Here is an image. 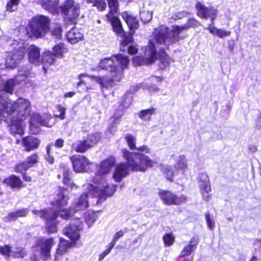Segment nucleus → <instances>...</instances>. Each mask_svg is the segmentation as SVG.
<instances>
[{"label":"nucleus","instance_id":"1","mask_svg":"<svg viewBox=\"0 0 261 261\" xmlns=\"http://www.w3.org/2000/svg\"><path fill=\"white\" fill-rule=\"evenodd\" d=\"M67 192L66 189L59 188V192L56 195L55 200L51 202L52 208L32 211L34 215L44 220L46 228L48 232L53 233L57 231L56 219L60 213L61 218L67 219L71 217L72 214L84 210L89 205L88 195L86 193L74 200L73 209H65L64 206L67 205L68 200Z\"/></svg>","mask_w":261,"mask_h":261},{"label":"nucleus","instance_id":"2","mask_svg":"<svg viewBox=\"0 0 261 261\" xmlns=\"http://www.w3.org/2000/svg\"><path fill=\"white\" fill-rule=\"evenodd\" d=\"M129 62V60L128 57L121 54L106 58L100 61L99 67L103 69L109 70L111 74L110 77L94 76H89V77L92 81L100 84L101 86L102 89L104 87L106 88L112 87L115 81L119 82L122 80L123 78V71L127 68ZM86 76H88V75L85 73L79 75L80 81L77 83L78 87L82 84H86L82 78Z\"/></svg>","mask_w":261,"mask_h":261},{"label":"nucleus","instance_id":"3","mask_svg":"<svg viewBox=\"0 0 261 261\" xmlns=\"http://www.w3.org/2000/svg\"><path fill=\"white\" fill-rule=\"evenodd\" d=\"M115 163V159L113 156H109L101 162L94 176L90 178L91 183L85 186L89 194L98 198L97 203L112 195L116 189V186L109 185L106 180V175L110 172Z\"/></svg>","mask_w":261,"mask_h":261},{"label":"nucleus","instance_id":"4","mask_svg":"<svg viewBox=\"0 0 261 261\" xmlns=\"http://www.w3.org/2000/svg\"><path fill=\"white\" fill-rule=\"evenodd\" d=\"M122 152L126 163H120L116 165L113 178L116 182H120L128 175L129 169L133 171L145 172L156 164V162L143 153L130 152L126 149H122Z\"/></svg>","mask_w":261,"mask_h":261},{"label":"nucleus","instance_id":"5","mask_svg":"<svg viewBox=\"0 0 261 261\" xmlns=\"http://www.w3.org/2000/svg\"><path fill=\"white\" fill-rule=\"evenodd\" d=\"M198 24L199 22L195 19L191 18L182 25H173L171 30L162 25L154 30L153 36L157 44L168 47L179 40V35L182 31L190 27H196Z\"/></svg>","mask_w":261,"mask_h":261},{"label":"nucleus","instance_id":"6","mask_svg":"<svg viewBox=\"0 0 261 261\" xmlns=\"http://www.w3.org/2000/svg\"><path fill=\"white\" fill-rule=\"evenodd\" d=\"M50 19L46 16L38 15L33 17L27 27V33L30 37H42L48 31Z\"/></svg>","mask_w":261,"mask_h":261},{"label":"nucleus","instance_id":"7","mask_svg":"<svg viewBox=\"0 0 261 261\" xmlns=\"http://www.w3.org/2000/svg\"><path fill=\"white\" fill-rule=\"evenodd\" d=\"M8 103V112L9 116L12 118L24 120L29 115L31 111L30 101L23 98H19L12 105L9 101L5 100Z\"/></svg>","mask_w":261,"mask_h":261},{"label":"nucleus","instance_id":"8","mask_svg":"<svg viewBox=\"0 0 261 261\" xmlns=\"http://www.w3.org/2000/svg\"><path fill=\"white\" fill-rule=\"evenodd\" d=\"M11 45L13 51L9 52L7 56L6 66L7 68H14L23 59L27 45L22 40H14Z\"/></svg>","mask_w":261,"mask_h":261},{"label":"nucleus","instance_id":"9","mask_svg":"<svg viewBox=\"0 0 261 261\" xmlns=\"http://www.w3.org/2000/svg\"><path fill=\"white\" fill-rule=\"evenodd\" d=\"M31 74V69L30 68L24 69L22 68L19 71L18 75L14 78L10 79L4 82L0 78V98L4 99L1 93L4 91L12 94L14 88L16 85L20 84L21 81L24 80L25 78L30 76Z\"/></svg>","mask_w":261,"mask_h":261},{"label":"nucleus","instance_id":"10","mask_svg":"<svg viewBox=\"0 0 261 261\" xmlns=\"http://www.w3.org/2000/svg\"><path fill=\"white\" fill-rule=\"evenodd\" d=\"M60 8L62 13L66 16V23L75 24L80 14V4L73 0H66Z\"/></svg>","mask_w":261,"mask_h":261},{"label":"nucleus","instance_id":"11","mask_svg":"<svg viewBox=\"0 0 261 261\" xmlns=\"http://www.w3.org/2000/svg\"><path fill=\"white\" fill-rule=\"evenodd\" d=\"M55 122V119L50 114H44L41 117L39 114L34 113L31 116L30 121V131L34 134H37L40 132V125L51 127Z\"/></svg>","mask_w":261,"mask_h":261},{"label":"nucleus","instance_id":"12","mask_svg":"<svg viewBox=\"0 0 261 261\" xmlns=\"http://www.w3.org/2000/svg\"><path fill=\"white\" fill-rule=\"evenodd\" d=\"M83 222L77 218L72 219L69 226L65 228L64 233L71 240L79 239L80 235L79 231L83 229Z\"/></svg>","mask_w":261,"mask_h":261},{"label":"nucleus","instance_id":"13","mask_svg":"<svg viewBox=\"0 0 261 261\" xmlns=\"http://www.w3.org/2000/svg\"><path fill=\"white\" fill-rule=\"evenodd\" d=\"M160 198L167 205H179L185 202L187 197L180 195L177 196L169 191H161L159 192Z\"/></svg>","mask_w":261,"mask_h":261},{"label":"nucleus","instance_id":"14","mask_svg":"<svg viewBox=\"0 0 261 261\" xmlns=\"http://www.w3.org/2000/svg\"><path fill=\"white\" fill-rule=\"evenodd\" d=\"M71 160L74 170L77 173L89 171L92 165L89 160L82 155H74Z\"/></svg>","mask_w":261,"mask_h":261},{"label":"nucleus","instance_id":"15","mask_svg":"<svg viewBox=\"0 0 261 261\" xmlns=\"http://www.w3.org/2000/svg\"><path fill=\"white\" fill-rule=\"evenodd\" d=\"M198 184L203 199L208 201L210 199L209 193L211 191L209 177L205 172L199 173L197 177Z\"/></svg>","mask_w":261,"mask_h":261},{"label":"nucleus","instance_id":"16","mask_svg":"<svg viewBox=\"0 0 261 261\" xmlns=\"http://www.w3.org/2000/svg\"><path fill=\"white\" fill-rule=\"evenodd\" d=\"M196 8L197 10V15L199 17L205 19L210 17L212 24L214 23V20L218 14L217 10L213 8H207L199 2H197Z\"/></svg>","mask_w":261,"mask_h":261},{"label":"nucleus","instance_id":"17","mask_svg":"<svg viewBox=\"0 0 261 261\" xmlns=\"http://www.w3.org/2000/svg\"><path fill=\"white\" fill-rule=\"evenodd\" d=\"M5 122L10 124V131L12 135L19 137L23 135L24 128L23 120L17 119V118L11 119L10 117H8L5 119Z\"/></svg>","mask_w":261,"mask_h":261},{"label":"nucleus","instance_id":"18","mask_svg":"<svg viewBox=\"0 0 261 261\" xmlns=\"http://www.w3.org/2000/svg\"><path fill=\"white\" fill-rule=\"evenodd\" d=\"M54 245L53 238H42L37 241V245L40 248L41 253L44 259H46L50 256L51 249Z\"/></svg>","mask_w":261,"mask_h":261},{"label":"nucleus","instance_id":"19","mask_svg":"<svg viewBox=\"0 0 261 261\" xmlns=\"http://www.w3.org/2000/svg\"><path fill=\"white\" fill-rule=\"evenodd\" d=\"M0 253L7 256H12L17 258L23 257L26 255V252L23 248H16L11 250L10 247L8 245L4 247L0 246Z\"/></svg>","mask_w":261,"mask_h":261},{"label":"nucleus","instance_id":"20","mask_svg":"<svg viewBox=\"0 0 261 261\" xmlns=\"http://www.w3.org/2000/svg\"><path fill=\"white\" fill-rule=\"evenodd\" d=\"M27 46L26 49L28 50V58L29 61L35 65L39 64L41 63L40 52L39 48L34 45H29L25 43Z\"/></svg>","mask_w":261,"mask_h":261},{"label":"nucleus","instance_id":"21","mask_svg":"<svg viewBox=\"0 0 261 261\" xmlns=\"http://www.w3.org/2000/svg\"><path fill=\"white\" fill-rule=\"evenodd\" d=\"M34 1L40 4L44 9L51 13L53 14L58 13V0H34Z\"/></svg>","mask_w":261,"mask_h":261},{"label":"nucleus","instance_id":"22","mask_svg":"<svg viewBox=\"0 0 261 261\" xmlns=\"http://www.w3.org/2000/svg\"><path fill=\"white\" fill-rule=\"evenodd\" d=\"M144 60L147 64H151L154 61L156 58V51L155 49L154 43L150 41L148 46L144 50Z\"/></svg>","mask_w":261,"mask_h":261},{"label":"nucleus","instance_id":"23","mask_svg":"<svg viewBox=\"0 0 261 261\" xmlns=\"http://www.w3.org/2000/svg\"><path fill=\"white\" fill-rule=\"evenodd\" d=\"M22 143L25 148V150L31 151L37 149L39 147L40 141L36 138L29 136L23 138Z\"/></svg>","mask_w":261,"mask_h":261},{"label":"nucleus","instance_id":"24","mask_svg":"<svg viewBox=\"0 0 261 261\" xmlns=\"http://www.w3.org/2000/svg\"><path fill=\"white\" fill-rule=\"evenodd\" d=\"M121 15L130 31H135L136 29H138L139 26L138 20L131 13L124 12L122 13Z\"/></svg>","mask_w":261,"mask_h":261},{"label":"nucleus","instance_id":"25","mask_svg":"<svg viewBox=\"0 0 261 261\" xmlns=\"http://www.w3.org/2000/svg\"><path fill=\"white\" fill-rule=\"evenodd\" d=\"M106 16L108 20L111 22L113 30L116 34L119 36H123L124 33L119 19L116 16L111 15V14H108Z\"/></svg>","mask_w":261,"mask_h":261},{"label":"nucleus","instance_id":"26","mask_svg":"<svg viewBox=\"0 0 261 261\" xmlns=\"http://www.w3.org/2000/svg\"><path fill=\"white\" fill-rule=\"evenodd\" d=\"M68 41L71 44H75L83 39V34L75 27H73L66 34Z\"/></svg>","mask_w":261,"mask_h":261},{"label":"nucleus","instance_id":"27","mask_svg":"<svg viewBox=\"0 0 261 261\" xmlns=\"http://www.w3.org/2000/svg\"><path fill=\"white\" fill-rule=\"evenodd\" d=\"M56 56L55 54L48 50L43 53L42 58L41 60V63L43 64V69L46 70V68L49 66L54 64L56 61Z\"/></svg>","mask_w":261,"mask_h":261},{"label":"nucleus","instance_id":"28","mask_svg":"<svg viewBox=\"0 0 261 261\" xmlns=\"http://www.w3.org/2000/svg\"><path fill=\"white\" fill-rule=\"evenodd\" d=\"M199 242L198 238L194 237L192 238L189 245L186 246L181 251L179 256L184 257L190 255L194 251Z\"/></svg>","mask_w":261,"mask_h":261},{"label":"nucleus","instance_id":"29","mask_svg":"<svg viewBox=\"0 0 261 261\" xmlns=\"http://www.w3.org/2000/svg\"><path fill=\"white\" fill-rule=\"evenodd\" d=\"M70 246L71 244L68 241L62 238L60 239L55 256L56 261L59 259V256L66 253L67 250L70 247Z\"/></svg>","mask_w":261,"mask_h":261},{"label":"nucleus","instance_id":"30","mask_svg":"<svg viewBox=\"0 0 261 261\" xmlns=\"http://www.w3.org/2000/svg\"><path fill=\"white\" fill-rule=\"evenodd\" d=\"M28 208H22L17 211L10 213L5 218V221H14L17 218L25 217L29 213Z\"/></svg>","mask_w":261,"mask_h":261},{"label":"nucleus","instance_id":"31","mask_svg":"<svg viewBox=\"0 0 261 261\" xmlns=\"http://www.w3.org/2000/svg\"><path fill=\"white\" fill-rule=\"evenodd\" d=\"M67 50L68 49L66 45L62 42L57 43L53 47V53L58 58H63L64 54L66 53Z\"/></svg>","mask_w":261,"mask_h":261},{"label":"nucleus","instance_id":"32","mask_svg":"<svg viewBox=\"0 0 261 261\" xmlns=\"http://www.w3.org/2000/svg\"><path fill=\"white\" fill-rule=\"evenodd\" d=\"M207 29L209 30L211 33L214 35H216L220 38L229 36L231 34L230 31H227L222 29H217L216 27L212 26V24H211L208 25Z\"/></svg>","mask_w":261,"mask_h":261},{"label":"nucleus","instance_id":"33","mask_svg":"<svg viewBox=\"0 0 261 261\" xmlns=\"http://www.w3.org/2000/svg\"><path fill=\"white\" fill-rule=\"evenodd\" d=\"M8 103H6L5 100L4 99H1L0 98V122L2 120L5 121L6 119L9 116L8 112Z\"/></svg>","mask_w":261,"mask_h":261},{"label":"nucleus","instance_id":"34","mask_svg":"<svg viewBox=\"0 0 261 261\" xmlns=\"http://www.w3.org/2000/svg\"><path fill=\"white\" fill-rule=\"evenodd\" d=\"M188 168L187 161L185 156L179 155L176 160L174 164V168L177 170H181L184 172Z\"/></svg>","mask_w":261,"mask_h":261},{"label":"nucleus","instance_id":"35","mask_svg":"<svg viewBox=\"0 0 261 261\" xmlns=\"http://www.w3.org/2000/svg\"><path fill=\"white\" fill-rule=\"evenodd\" d=\"M73 149L77 152H84L90 147V145L88 143V141L86 140L79 141L73 145Z\"/></svg>","mask_w":261,"mask_h":261},{"label":"nucleus","instance_id":"36","mask_svg":"<svg viewBox=\"0 0 261 261\" xmlns=\"http://www.w3.org/2000/svg\"><path fill=\"white\" fill-rule=\"evenodd\" d=\"M4 182L12 188H20L22 184L21 180L15 175H11L6 178Z\"/></svg>","mask_w":261,"mask_h":261},{"label":"nucleus","instance_id":"37","mask_svg":"<svg viewBox=\"0 0 261 261\" xmlns=\"http://www.w3.org/2000/svg\"><path fill=\"white\" fill-rule=\"evenodd\" d=\"M63 182L67 187L73 189L76 187L75 185L72 182L70 179V173L69 169H65L63 171Z\"/></svg>","mask_w":261,"mask_h":261},{"label":"nucleus","instance_id":"38","mask_svg":"<svg viewBox=\"0 0 261 261\" xmlns=\"http://www.w3.org/2000/svg\"><path fill=\"white\" fill-rule=\"evenodd\" d=\"M110 12L108 14L111 15L116 13L119 10V3L118 0H107Z\"/></svg>","mask_w":261,"mask_h":261},{"label":"nucleus","instance_id":"39","mask_svg":"<svg viewBox=\"0 0 261 261\" xmlns=\"http://www.w3.org/2000/svg\"><path fill=\"white\" fill-rule=\"evenodd\" d=\"M39 157L37 153H34L27 157L24 162L27 167L29 168L33 167L35 164L38 162Z\"/></svg>","mask_w":261,"mask_h":261},{"label":"nucleus","instance_id":"40","mask_svg":"<svg viewBox=\"0 0 261 261\" xmlns=\"http://www.w3.org/2000/svg\"><path fill=\"white\" fill-rule=\"evenodd\" d=\"M155 113V109L150 108L141 111L139 113V117L144 120H148Z\"/></svg>","mask_w":261,"mask_h":261},{"label":"nucleus","instance_id":"41","mask_svg":"<svg viewBox=\"0 0 261 261\" xmlns=\"http://www.w3.org/2000/svg\"><path fill=\"white\" fill-rule=\"evenodd\" d=\"M101 135L100 133H96L89 135L86 140L88 141V143L90 145V147H92L99 141Z\"/></svg>","mask_w":261,"mask_h":261},{"label":"nucleus","instance_id":"42","mask_svg":"<svg viewBox=\"0 0 261 261\" xmlns=\"http://www.w3.org/2000/svg\"><path fill=\"white\" fill-rule=\"evenodd\" d=\"M85 220L89 227L96 220V216L93 212L89 211L84 214Z\"/></svg>","mask_w":261,"mask_h":261},{"label":"nucleus","instance_id":"43","mask_svg":"<svg viewBox=\"0 0 261 261\" xmlns=\"http://www.w3.org/2000/svg\"><path fill=\"white\" fill-rule=\"evenodd\" d=\"M88 3L92 4V6L96 7L100 11L104 10L106 8L105 0H87Z\"/></svg>","mask_w":261,"mask_h":261},{"label":"nucleus","instance_id":"44","mask_svg":"<svg viewBox=\"0 0 261 261\" xmlns=\"http://www.w3.org/2000/svg\"><path fill=\"white\" fill-rule=\"evenodd\" d=\"M140 17L143 23L149 22L152 18V13L149 11H142L140 13Z\"/></svg>","mask_w":261,"mask_h":261},{"label":"nucleus","instance_id":"45","mask_svg":"<svg viewBox=\"0 0 261 261\" xmlns=\"http://www.w3.org/2000/svg\"><path fill=\"white\" fill-rule=\"evenodd\" d=\"M20 3V0H10L6 5V10L9 12L15 11Z\"/></svg>","mask_w":261,"mask_h":261},{"label":"nucleus","instance_id":"46","mask_svg":"<svg viewBox=\"0 0 261 261\" xmlns=\"http://www.w3.org/2000/svg\"><path fill=\"white\" fill-rule=\"evenodd\" d=\"M62 32L61 25L59 23L56 24L51 31V35L57 39H60L61 38Z\"/></svg>","mask_w":261,"mask_h":261},{"label":"nucleus","instance_id":"47","mask_svg":"<svg viewBox=\"0 0 261 261\" xmlns=\"http://www.w3.org/2000/svg\"><path fill=\"white\" fill-rule=\"evenodd\" d=\"M125 140L130 149L136 148V138L132 135L127 134L125 137Z\"/></svg>","mask_w":261,"mask_h":261},{"label":"nucleus","instance_id":"48","mask_svg":"<svg viewBox=\"0 0 261 261\" xmlns=\"http://www.w3.org/2000/svg\"><path fill=\"white\" fill-rule=\"evenodd\" d=\"M163 173L167 180L169 181L173 180V172L172 169L170 166H165L163 169Z\"/></svg>","mask_w":261,"mask_h":261},{"label":"nucleus","instance_id":"49","mask_svg":"<svg viewBox=\"0 0 261 261\" xmlns=\"http://www.w3.org/2000/svg\"><path fill=\"white\" fill-rule=\"evenodd\" d=\"M53 144H49L46 147L47 155L46 159L47 161L50 164H53L54 162V158L51 155V150L53 148Z\"/></svg>","mask_w":261,"mask_h":261},{"label":"nucleus","instance_id":"50","mask_svg":"<svg viewBox=\"0 0 261 261\" xmlns=\"http://www.w3.org/2000/svg\"><path fill=\"white\" fill-rule=\"evenodd\" d=\"M205 219L208 228L211 230H213L215 227V222L209 213L205 214Z\"/></svg>","mask_w":261,"mask_h":261},{"label":"nucleus","instance_id":"51","mask_svg":"<svg viewBox=\"0 0 261 261\" xmlns=\"http://www.w3.org/2000/svg\"><path fill=\"white\" fill-rule=\"evenodd\" d=\"M123 110L122 108L120 106V109L119 110L117 111L114 114L113 117L111 118L112 120V123L114 125L116 124L118 122L119 119L120 118L121 116L123 115Z\"/></svg>","mask_w":261,"mask_h":261},{"label":"nucleus","instance_id":"52","mask_svg":"<svg viewBox=\"0 0 261 261\" xmlns=\"http://www.w3.org/2000/svg\"><path fill=\"white\" fill-rule=\"evenodd\" d=\"M164 243L167 246L172 245L174 241V238L170 233H166L163 237Z\"/></svg>","mask_w":261,"mask_h":261},{"label":"nucleus","instance_id":"53","mask_svg":"<svg viewBox=\"0 0 261 261\" xmlns=\"http://www.w3.org/2000/svg\"><path fill=\"white\" fill-rule=\"evenodd\" d=\"M144 88L152 93H156L160 91V89L158 87L150 83H146L144 86Z\"/></svg>","mask_w":261,"mask_h":261},{"label":"nucleus","instance_id":"54","mask_svg":"<svg viewBox=\"0 0 261 261\" xmlns=\"http://www.w3.org/2000/svg\"><path fill=\"white\" fill-rule=\"evenodd\" d=\"M122 36L123 37V40H122L121 43V49H122V47L126 46L129 43L133 41L132 35H128L127 36H124L123 35Z\"/></svg>","mask_w":261,"mask_h":261},{"label":"nucleus","instance_id":"55","mask_svg":"<svg viewBox=\"0 0 261 261\" xmlns=\"http://www.w3.org/2000/svg\"><path fill=\"white\" fill-rule=\"evenodd\" d=\"M66 110V109L64 107L59 106L58 107V111L60 112V114L59 115H56V117L59 118L61 120L64 119L65 118Z\"/></svg>","mask_w":261,"mask_h":261},{"label":"nucleus","instance_id":"56","mask_svg":"<svg viewBox=\"0 0 261 261\" xmlns=\"http://www.w3.org/2000/svg\"><path fill=\"white\" fill-rule=\"evenodd\" d=\"M132 102V97L125 96L123 100L121 103L120 107L122 108H127Z\"/></svg>","mask_w":261,"mask_h":261},{"label":"nucleus","instance_id":"57","mask_svg":"<svg viewBox=\"0 0 261 261\" xmlns=\"http://www.w3.org/2000/svg\"><path fill=\"white\" fill-rule=\"evenodd\" d=\"M28 169L25 164L23 162V163L18 164L15 167V171L20 173H22L23 171H26Z\"/></svg>","mask_w":261,"mask_h":261},{"label":"nucleus","instance_id":"58","mask_svg":"<svg viewBox=\"0 0 261 261\" xmlns=\"http://www.w3.org/2000/svg\"><path fill=\"white\" fill-rule=\"evenodd\" d=\"M187 14L185 11H181L173 14L171 17L174 20H178L184 17Z\"/></svg>","mask_w":261,"mask_h":261},{"label":"nucleus","instance_id":"59","mask_svg":"<svg viewBox=\"0 0 261 261\" xmlns=\"http://www.w3.org/2000/svg\"><path fill=\"white\" fill-rule=\"evenodd\" d=\"M123 234L124 232H123L122 230H120L118 231L114 236L112 241H113L114 243L116 244L117 240L120 238H121L123 236Z\"/></svg>","mask_w":261,"mask_h":261},{"label":"nucleus","instance_id":"60","mask_svg":"<svg viewBox=\"0 0 261 261\" xmlns=\"http://www.w3.org/2000/svg\"><path fill=\"white\" fill-rule=\"evenodd\" d=\"M64 141L62 139H57L55 143V146L56 147L60 148L63 146Z\"/></svg>","mask_w":261,"mask_h":261},{"label":"nucleus","instance_id":"61","mask_svg":"<svg viewBox=\"0 0 261 261\" xmlns=\"http://www.w3.org/2000/svg\"><path fill=\"white\" fill-rule=\"evenodd\" d=\"M149 80L152 84H155L158 83H161L162 81V79L161 77L152 76Z\"/></svg>","mask_w":261,"mask_h":261},{"label":"nucleus","instance_id":"62","mask_svg":"<svg viewBox=\"0 0 261 261\" xmlns=\"http://www.w3.org/2000/svg\"><path fill=\"white\" fill-rule=\"evenodd\" d=\"M140 152H145V153H149L150 149L145 145H143L137 148Z\"/></svg>","mask_w":261,"mask_h":261},{"label":"nucleus","instance_id":"63","mask_svg":"<svg viewBox=\"0 0 261 261\" xmlns=\"http://www.w3.org/2000/svg\"><path fill=\"white\" fill-rule=\"evenodd\" d=\"M137 51H138V49L135 46H130L128 48V52L129 54H130L131 55H133V54L137 53Z\"/></svg>","mask_w":261,"mask_h":261},{"label":"nucleus","instance_id":"64","mask_svg":"<svg viewBox=\"0 0 261 261\" xmlns=\"http://www.w3.org/2000/svg\"><path fill=\"white\" fill-rule=\"evenodd\" d=\"M256 126L258 129H261V112L258 114L256 121Z\"/></svg>","mask_w":261,"mask_h":261}]
</instances>
